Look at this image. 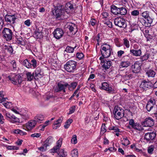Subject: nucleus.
I'll return each mask as SVG.
<instances>
[{
    "label": "nucleus",
    "instance_id": "obj_1",
    "mask_svg": "<svg viewBox=\"0 0 157 157\" xmlns=\"http://www.w3.org/2000/svg\"><path fill=\"white\" fill-rule=\"evenodd\" d=\"M52 9V12L56 19L60 20L63 17L64 10L63 6L60 4H57L56 6H53Z\"/></svg>",
    "mask_w": 157,
    "mask_h": 157
},
{
    "label": "nucleus",
    "instance_id": "obj_2",
    "mask_svg": "<svg viewBox=\"0 0 157 157\" xmlns=\"http://www.w3.org/2000/svg\"><path fill=\"white\" fill-rule=\"evenodd\" d=\"M141 16L146 20L143 18H140L139 22L145 27H150L151 26V24L153 20L149 16V12L147 11L143 12L141 13Z\"/></svg>",
    "mask_w": 157,
    "mask_h": 157
},
{
    "label": "nucleus",
    "instance_id": "obj_3",
    "mask_svg": "<svg viewBox=\"0 0 157 157\" xmlns=\"http://www.w3.org/2000/svg\"><path fill=\"white\" fill-rule=\"evenodd\" d=\"M100 51L103 58H107L110 56L112 50L110 46L107 44H103L101 46Z\"/></svg>",
    "mask_w": 157,
    "mask_h": 157
},
{
    "label": "nucleus",
    "instance_id": "obj_4",
    "mask_svg": "<svg viewBox=\"0 0 157 157\" xmlns=\"http://www.w3.org/2000/svg\"><path fill=\"white\" fill-rule=\"evenodd\" d=\"M76 62L73 60H70L67 62L64 65V68L67 72L73 73L76 70Z\"/></svg>",
    "mask_w": 157,
    "mask_h": 157
},
{
    "label": "nucleus",
    "instance_id": "obj_5",
    "mask_svg": "<svg viewBox=\"0 0 157 157\" xmlns=\"http://www.w3.org/2000/svg\"><path fill=\"white\" fill-rule=\"evenodd\" d=\"M8 78L13 84L15 85L20 84L22 82L21 77L19 75L13 74L9 76Z\"/></svg>",
    "mask_w": 157,
    "mask_h": 157
},
{
    "label": "nucleus",
    "instance_id": "obj_6",
    "mask_svg": "<svg viewBox=\"0 0 157 157\" xmlns=\"http://www.w3.org/2000/svg\"><path fill=\"white\" fill-rule=\"evenodd\" d=\"M68 85L69 84L66 82H60L58 83L56 86L54 88V91L56 92L63 91V93H65V89Z\"/></svg>",
    "mask_w": 157,
    "mask_h": 157
},
{
    "label": "nucleus",
    "instance_id": "obj_7",
    "mask_svg": "<svg viewBox=\"0 0 157 157\" xmlns=\"http://www.w3.org/2000/svg\"><path fill=\"white\" fill-rule=\"evenodd\" d=\"M113 114L115 118L117 120L121 119L124 115V110L118 106H115L113 110Z\"/></svg>",
    "mask_w": 157,
    "mask_h": 157
},
{
    "label": "nucleus",
    "instance_id": "obj_8",
    "mask_svg": "<svg viewBox=\"0 0 157 157\" xmlns=\"http://www.w3.org/2000/svg\"><path fill=\"white\" fill-rule=\"evenodd\" d=\"M17 19V15L16 14H7L5 17V19L6 21L9 24L13 25L16 23V21Z\"/></svg>",
    "mask_w": 157,
    "mask_h": 157
},
{
    "label": "nucleus",
    "instance_id": "obj_9",
    "mask_svg": "<svg viewBox=\"0 0 157 157\" xmlns=\"http://www.w3.org/2000/svg\"><path fill=\"white\" fill-rule=\"evenodd\" d=\"M130 52L134 56H140L142 53L141 48H139V46L137 44H134L133 46V48L131 49Z\"/></svg>",
    "mask_w": 157,
    "mask_h": 157
},
{
    "label": "nucleus",
    "instance_id": "obj_10",
    "mask_svg": "<svg viewBox=\"0 0 157 157\" xmlns=\"http://www.w3.org/2000/svg\"><path fill=\"white\" fill-rule=\"evenodd\" d=\"M12 30L9 28H4L2 31V34L4 38L7 41L11 40L12 37Z\"/></svg>",
    "mask_w": 157,
    "mask_h": 157
},
{
    "label": "nucleus",
    "instance_id": "obj_11",
    "mask_svg": "<svg viewBox=\"0 0 157 157\" xmlns=\"http://www.w3.org/2000/svg\"><path fill=\"white\" fill-rule=\"evenodd\" d=\"M101 89L107 91L109 93L112 94L115 92L114 86H110L107 82L102 83Z\"/></svg>",
    "mask_w": 157,
    "mask_h": 157
},
{
    "label": "nucleus",
    "instance_id": "obj_12",
    "mask_svg": "<svg viewBox=\"0 0 157 157\" xmlns=\"http://www.w3.org/2000/svg\"><path fill=\"white\" fill-rule=\"evenodd\" d=\"M100 60L101 61V65L103 69H108L112 65L111 61L105 59L102 56L100 57Z\"/></svg>",
    "mask_w": 157,
    "mask_h": 157
},
{
    "label": "nucleus",
    "instance_id": "obj_13",
    "mask_svg": "<svg viewBox=\"0 0 157 157\" xmlns=\"http://www.w3.org/2000/svg\"><path fill=\"white\" fill-rule=\"evenodd\" d=\"M152 85V83L148 80H144L142 81L140 87L143 90H147L151 88Z\"/></svg>",
    "mask_w": 157,
    "mask_h": 157
},
{
    "label": "nucleus",
    "instance_id": "obj_14",
    "mask_svg": "<svg viewBox=\"0 0 157 157\" xmlns=\"http://www.w3.org/2000/svg\"><path fill=\"white\" fill-rule=\"evenodd\" d=\"M115 25L120 28H125L126 27L125 21L123 18L117 17L114 20Z\"/></svg>",
    "mask_w": 157,
    "mask_h": 157
},
{
    "label": "nucleus",
    "instance_id": "obj_15",
    "mask_svg": "<svg viewBox=\"0 0 157 157\" xmlns=\"http://www.w3.org/2000/svg\"><path fill=\"white\" fill-rule=\"evenodd\" d=\"M129 124L136 130L140 131L143 130V128L141 125L139 123H135L133 119H131L129 120Z\"/></svg>",
    "mask_w": 157,
    "mask_h": 157
},
{
    "label": "nucleus",
    "instance_id": "obj_16",
    "mask_svg": "<svg viewBox=\"0 0 157 157\" xmlns=\"http://www.w3.org/2000/svg\"><path fill=\"white\" fill-rule=\"evenodd\" d=\"M53 34L54 37L57 39H59L63 35V32L61 29L57 28L53 32Z\"/></svg>",
    "mask_w": 157,
    "mask_h": 157
},
{
    "label": "nucleus",
    "instance_id": "obj_17",
    "mask_svg": "<svg viewBox=\"0 0 157 157\" xmlns=\"http://www.w3.org/2000/svg\"><path fill=\"white\" fill-rule=\"evenodd\" d=\"M142 124L145 127H151L154 124V120L150 117L146 118L144 121L143 122Z\"/></svg>",
    "mask_w": 157,
    "mask_h": 157
},
{
    "label": "nucleus",
    "instance_id": "obj_18",
    "mask_svg": "<svg viewBox=\"0 0 157 157\" xmlns=\"http://www.w3.org/2000/svg\"><path fill=\"white\" fill-rule=\"evenodd\" d=\"M155 101L154 99H150L147 103L146 108L148 112L151 111L155 104Z\"/></svg>",
    "mask_w": 157,
    "mask_h": 157
},
{
    "label": "nucleus",
    "instance_id": "obj_19",
    "mask_svg": "<svg viewBox=\"0 0 157 157\" xmlns=\"http://www.w3.org/2000/svg\"><path fill=\"white\" fill-rule=\"evenodd\" d=\"M155 133L154 132L145 133L144 135V139L147 141L153 140L155 137Z\"/></svg>",
    "mask_w": 157,
    "mask_h": 157
},
{
    "label": "nucleus",
    "instance_id": "obj_20",
    "mask_svg": "<svg viewBox=\"0 0 157 157\" xmlns=\"http://www.w3.org/2000/svg\"><path fill=\"white\" fill-rule=\"evenodd\" d=\"M6 116L9 119V121L13 123L19 122V120L13 114L9 112L6 113Z\"/></svg>",
    "mask_w": 157,
    "mask_h": 157
},
{
    "label": "nucleus",
    "instance_id": "obj_21",
    "mask_svg": "<svg viewBox=\"0 0 157 157\" xmlns=\"http://www.w3.org/2000/svg\"><path fill=\"white\" fill-rule=\"evenodd\" d=\"M132 68L133 72L134 73H137L140 71L141 67L140 64L138 62H136L132 66Z\"/></svg>",
    "mask_w": 157,
    "mask_h": 157
},
{
    "label": "nucleus",
    "instance_id": "obj_22",
    "mask_svg": "<svg viewBox=\"0 0 157 157\" xmlns=\"http://www.w3.org/2000/svg\"><path fill=\"white\" fill-rule=\"evenodd\" d=\"M35 120H33L29 121L26 124V128L28 130H32L36 124Z\"/></svg>",
    "mask_w": 157,
    "mask_h": 157
},
{
    "label": "nucleus",
    "instance_id": "obj_23",
    "mask_svg": "<svg viewBox=\"0 0 157 157\" xmlns=\"http://www.w3.org/2000/svg\"><path fill=\"white\" fill-rule=\"evenodd\" d=\"M34 78L35 79H38L39 78H41L43 74L40 68L38 67L36 68L35 71Z\"/></svg>",
    "mask_w": 157,
    "mask_h": 157
},
{
    "label": "nucleus",
    "instance_id": "obj_24",
    "mask_svg": "<svg viewBox=\"0 0 157 157\" xmlns=\"http://www.w3.org/2000/svg\"><path fill=\"white\" fill-rule=\"evenodd\" d=\"M110 10L111 12L114 15H119V7L118 8L114 5L111 6Z\"/></svg>",
    "mask_w": 157,
    "mask_h": 157
},
{
    "label": "nucleus",
    "instance_id": "obj_25",
    "mask_svg": "<svg viewBox=\"0 0 157 157\" xmlns=\"http://www.w3.org/2000/svg\"><path fill=\"white\" fill-rule=\"evenodd\" d=\"M146 74L148 78H152L155 77L156 73L153 70L149 69L146 71Z\"/></svg>",
    "mask_w": 157,
    "mask_h": 157
},
{
    "label": "nucleus",
    "instance_id": "obj_26",
    "mask_svg": "<svg viewBox=\"0 0 157 157\" xmlns=\"http://www.w3.org/2000/svg\"><path fill=\"white\" fill-rule=\"evenodd\" d=\"M63 118H60L55 121L53 126V128L56 129L61 125V123L62 121Z\"/></svg>",
    "mask_w": 157,
    "mask_h": 157
},
{
    "label": "nucleus",
    "instance_id": "obj_27",
    "mask_svg": "<svg viewBox=\"0 0 157 157\" xmlns=\"http://www.w3.org/2000/svg\"><path fill=\"white\" fill-rule=\"evenodd\" d=\"M53 138L51 136L48 137L44 142V146L47 147L50 146L53 142Z\"/></svg>",
    "mask_w": 157,
    "mask_h": 157
},
{
    "label": "nucleus",
    "instance_id": "obj_28",
    "mask_svg": "<svg viewBox=\"0 0 157 157\" xmlns=\"http://www.w3.org/2000/svg\"><path fill=\"white\" fill-rule=\"evenodd\" d=\"M109 130H113L115 133V135L117 136L119 135V132H120V130L117 126H113L109 128Z\"/></svg>",
    "mask_w": 157,
    "mask_h": 157
},
{
    "label": "nucleus",
    "instance_id": "obj_29",
    "mask_svg": "<svg viewBox=\"0 0 157 157\" xmlns=\"http://www.w3.org/2000/svg\"><path fill=\"white\" fill-rule=\"evenodd\" d=\"M17 65L15 61H12L10 63V70L12 71H17Z\"/></svg>",
    "mask_w": 157,
    "mask_h": 157
},
{
    "label": "nucleus",
    "instance_id": "obj_30",
    "mask_svg": "<svg viewBox=\"0 0 157 157\" xmlns=\"http://www.w3.org/2000/svg\"><path fill=\"white\" fill-rule=\"evenodd\" d=\"M26 77L28 81H31L34 78V73H32L31 72H28L26 73Z\"/></svg>",
    "mask_w": 157,
    "mask_h": 157
},
{
    "label": "nucleus",
    "instance_id": "obj_31",
    "mask_svg": "<svg viewBox=\"0 0 157 157\" xmlns=\"http://www.w3.org/2000/svg\"><path fill=\"white\" fill-rule=\"evenodd\" d=\"M149 58L152 59L153 57L150 55L148 53L146 52L144 56L140 57V59L142 61H143L147 60Z\"/></svg>",
    "mask_w": 157,
    "mask_h": 157
},
{
    "label": "nucleus",
    "instance_id": "obj_32",
    "mask_svg": "<svg viewBox=\"0 0 157 157\" xmlns=\"http://www.w3.org/2000/svg\"><path fill=\"white\" fill-rule=\"evenodd\" d=\"M127 13L126 9L124 6L119 7V15H125Z\"/></svg>",
    "mask_w": 157,
    "mask_h": 157
},
{
    "label": "nucleus",
    "instance_id": "obj_33",
    "mask_svg": "<svg viewBox=\"0 0 157 157\" xmlns=\"http://www.w3.org/2000/svg\"><path fill=\"white\" fill-rule=\"evenodd\" d=\"M130 65V62L128 61H124L121 62L120 65V68L121 67H127Z\"/></svg>",
    "mask_w": 157,
    "mask_h": 157
},
{
    "label": "nucleus",
    "instance_id": "obj_34",
    "mask_svg": "<svg viewBox=\"0 0 157 157\" xmlns=\"http://www.w3.org/2000/svg\"><path fill=\"white\" fill-rule=\"evenodd\" d=\"M34 37L37 39H40L42 38L43 36L41 32H39L38 30H36L33 34Z\"/></svg>",
    "mask_w": 157,
    "mask_h": 157
},
{
    "label": "nucleus",
    "instance_id": "obj_35",
    "mask_svg": "<svg viewBox=\"0 0 157 157\" xmlns=\"http://www.w3.org/2000/svg\"><path fill=\"white\" fill-rule=\"evenodd\" d=\"M23 65L28 68H32V65L29 61H28L27 59L24 60L23 63Z\"/></svg>",
    "mask_w": 157,
    "mask_h": 157
},
{
    "label": "nucleus",
    "instance_id": "obj_36",
    "mask_svg": "<svg viewBox=\"0 0 157 157\" xmlns=\"http://www.w3.org/2000/svg\"><path fill=\"white\" fill-rule=\"evenodd\" d=\"M75 48V47L74 48L71 46H67L66 47L65 51H64V55L66 54L65 53V52L70 53H73V52L74 49Z\"/></svg>",
    "mask_w": 157,
    "mask_h": 157
},
{
    "label": "nucleus",
    "instance_id": "obj_37",
    "mask_svg": "<svg viewBox=\"0 0 157 157\" xmlns=\"http://www.w3.org/2000/svg\"><path fill=\"white\" fill-rule=\"evenodd\" d=\"M122 144L125 146H127L130 144V141L127 137H124L121 139Z\"/></svg>",
    "mask_w": 157,
    "mask_h": 157
},
{
    "label": "nucleus",
    "instance_id": "obj_38",
    "mask_svg": "<svg viewBox=\"0 0 157 157\" xmlns=\"http://www.w3.org/2000/svg\"><path fill=\"white\" fill-rule=\"evenodd\" d=\"M44 119V116L42 115H38L35 117L34 120L36 123H41Z\"/></svg>",
    "mask_w": 157,
    "mask_h": 157
},
{
    "label": "nucleus",
    "instance_id": "obj_39",
    "mask_svg": "<svg viewBox=\"0 0 157 157\" xmlns=\"http://www.w3.org/2000/svg\"><path fill=\"white\" fill-rule=\"evenodd\" d=\"M21 114L22 117L24 119H27L29 117V113L28 111L25 110V112H22Z\"/></svg>",
    "mask_w": 157,
    "mask_h": 157
},
{
    "label": "nucleus",
    "instance_id": "obj_40",
    "mask_svg": "<svg viewBox=\"0 0 157 157\" xmlns=\"http://www.w3.org/2000/svg\"><path fill=\"white\" fill-rule=\"evenodd\" d=\"M4 93L3 91H0V103H2L7 99L6 97H4Z\"/></svg>",
    "mask_w": 157,
    "mask_h": 157
},
{
    "label": "nucleus",
    "instance_id": "obj_41",
    "mask_svg": "<svg viewBox=\"0 0 157 157\" xmlns=\"http://www.w3.org/2000/svg\"><path fill=\"white\" fill-rule=\"evenodd\" d=\"M133 73L134 72H133L132 71L129 70L126 72L125 76L128 79L132 78V77L133 74Z\"/></svg>",
    "mask_w": 157,
    "mask_h": 157
},
{
    "label": "nucleus",
    "instance_id": "obj_42",
    "mask_svg": "<svg viewBox=\"0 0 157 157\" xmlns=\"http://www.w3.org/2000/svg\"><path fill=\"white\" fill-rule=\"evenodd\" d=\"M101 16L104 20H107L108 17L109 16V14L106 11H103L101 14Z\"/></svg>",
    "mask_w": 157,
    "mask_h": 157
},
{
    "label": "nucleus",
    "instance_id": "obj_43",
    "mask_svg": "<svg viewBox=\"0 0 157 157\" xmlns=\"http://www.w3.org/2000/svg\"><path fill=\"white\" fill-rule=\"evenodd\" d=\"M58 157H65L67 155V154L63 149H60L58 153Z\"/></svg>",
    "mask_w": 157,
    "mask_h": 157
},
{
    "label": "nucleus",
    "instance_id": "obj_44",
    "mask_svg": "<svg viewBox=\"0 0 157 157\" xmlns=\"http://www.w3.org/2000/svg\"><path fill=\"white\" fill-rule=\"evenodd\" d=\"M71 155L72 157H78V150L75 149L72 150L71 152Z\"/></svg>",
    "mask_w": 157,
    "mask_h": 157
},
{
    "label": "nucleus",
    "instance_id": "obj_45",
    "mask_svg": "<svg viewBox=\"0 0 157 157\" xmlns=\"http://www.w3.org/2000/svg\"><path fill=\"white\" fill-rule=\"evenodd\" d=\"M72 121L73 120L72 119H68L65 123L64 126V128L66 129L68 128Z\"/></svg>",
    "mask_w": 157,
    "mask_h": 157
},
{
    "label": "nucleus",
    "instance_id": "obj_46",
    "mask_svg": "<svg viewBox=\"0 0 157 157\" xmlns=\"http://www.w3.org/2000/svg\"><path fill=\"white\" fill-rule=\"evenodd\" d=\"M13 132L15 133L21 135H23L26 134L25 132L19 129L14 130Z\"/></svg>",
    "mask_w": 157,
    "mask_h": 157
},
{
    "label": "nucleus",
    "instance_id": "obj_47",
    "mask_svg": "<svg viewBox=\"0 0 157 157\" xmlns=\"http://www.w3.org/2000/svg\"><path fill=\"white\" fill-rule=\"evenodd\" d=\"M77 85V83L76 82H74L71 83L68 86V88L69 90H70L71 88H72V89H74L76 86Z\"/></svg>",
    "mask_w": 157,
    "mask_h": 157
},
{
    "label": "nucleus",
    "instance_id": "obj_48",
    "mask_svg": "<svg viewBox=\"0 0 157 157\" xmlns=\"http://www.w3.org/2000/svg\"><path fill=\"white\" fill-rule=\"evenodd\" d=\"M3 105L6 108L9 109L10 107V106L12 105V104L11 102L6 101L2 103Z\"/></svg>",
    "mask_w": 157,
    "mask_h": 157
},
{
    "label": "nucleus",
    "instance_id": "obj_49",
    "mask_svg": "<svg viewBox=\"0 0 157 157\" xmlns=\"http://www.w3.org/2000/svg\"><path fill=\"white\" fill-rule=\"evenodd\" d=\"M123 44L126 47V48H128L130 47V44L129 41L126 38H124L123 40Z\"/></svg>",
    "mask_w": 157,
    "mask_h": 157
},
{
    "label": "nucleus",
    "instance_id": "obj_50",
    "mask_svg": "<svg viewBox=\"0 0 157 157\" xmlns=\"http://www.w3.org/2000/svg\"><path fill=\"white\" fill-rule=\"evenodd\" d=\"M4 146L8 150H17L18 149V147L16 146H13L10 145L8 146L7 145H5Z\"/></svg>",
    "mask_w": 157,
    "mask_h": 157
},
{
    "label": "nucleus",
    "instance_id": "obj_51",
    "mask_svg": "<svg viewBox=\"0 0 157 157\" xmlns=\"http://www.w3.org/2000/svg\"><path fill=\"white\" fill-rule=\"evenodd\" d=\"M139 13V11L138 10H134L131 12V15L133 16H137Z\"/></svg>",
    "mask_w": 157,
    "mask_h": 157
},
{
    "label": "nucleus",
    "instance_id": "obj_52",
    "mask_svg": "<svg viewBox=\"0 0 157 157\" xmlns=\"http://www.w3.org/2000/svg\"><path fill=\"white\" fill-rule=\"evenodd\" d=\"M62 139L60 138L57 142V145L55 146L57 148L59 149V148L61 147L62 144Z\"/></svg>",
    "mask_w": 157,
    "mask_h": 157
},
{
    "label": "nucleus",
    "instance_id": "obj_53",
    "mask_svg": "<svg viewBox=\"0 0 157 157\" xmlns=\"http://www.w3.org/2000/svg\"><path fill=\"white\" fill-rule=\"evenodd\" d=\"M76 56L79 59H81L84 57V56L82 53L78 52L77 53Z\"/></svg>",
    "mask_w": 157,
    "mask_h": 157
},
{
    "label": "nucleus",
    "instance_id": "obj_54",
    "mask_svg": "<svg viewBox=\"0 0 157 157\" xmlns=\"http://www.w3.org/2000/svg\"><path fill=\"white\" fill-rule=\"evenodd\" d=\"M71 143L73 144H75L77 143V136L76 135H74L71 139Z\"/></svg>",
    "mask_w": 157,
    "mask_h": 157
},
{
    "label": "nucleus",
    "instance_id": "obj_55",
    "mask_svg": "<svg viewBox=\"0 0 157 157\" xmlns=\"http://www.w3.org/2000/svg\"><path fill=\"white\" fill-rule=\"evenodd\" d=\"M31 62L32 63V67H33V68H36L37 65L36 60L34 59H33L31 60Z\"/></svg>",
    "mask_w": 157,
    "mask_h": 157
},
{
    "label": "nucleus",
    "instance_id": "obj_56",
    "mask_svg": "<svg viewBox=\"0 0 157 157\" xmlns=\"http://www.w3.org/2000/svg\"><path fill=\"white\" fill-rule=\"evenodd\" d=\"M154 150V147L153 145L150 146L148 148L147 152L150 154H152Z\"/></svg>",
    "mask_w": 157,
    "mask_h": 157
},
{
    "label": "nucleus",
    "instance_id": "obj_57",
    "mask_svg": "<svg viewBox=\"0 0 157 157\" xmlns=\"http://www.w3.org/2000/svg\"><path fill=\"white\" fill-rule=\"evenodd\" d=\"M106 131V127L105 126V124H102L101 129V133H102L103 134H104Z\"/></svg>",
    "mask_w": 157,
    "mask_h": 157
},
{
    "label": "nucleus",
    "instance_id": "obj_58",
    "mask_svg": "<svg viewBox=\"0 0 157 157\" xmlns=\"http://www.w3.org/2000/svg\"><path fill=\"white\" fill-rule=\"evenodd\" d=\"M17 43L21 45H24L25 43V41L21 39L19 40H17Z\"/></svg>",
    "mask_w": 157,
    "mask_h": 157
},
{
    "label": "nucleus",
    "instance_id": "obj_59",
    "mask_svg": "<svg viewBox=\"0 0 157 157\" xmlns=\"http://www.w3.org/2000/svg\"><path fill=\"white\" fill-rule=\"evenodd\" d=\"M75 105L72 106L69 109V111L68 114H71L73 113L75 110Z\"/></svg>",
    "mask_w": 157,
    "mask_h": 157
},
{
    "label": "nucleus",
    "instance_id": "obj_60",
    "mask_svg": "<svg viewBox=\"0 0 157 157\" xmlns=\"http://www.w3.org/2000/svg\"><path fill=\"white\" fill-rule=\"evenodd\" d=\"M6 48L10 53H13V49L12 46H7Z\"/></svg>",
    "mask_w": 157,
    "mask_h": 157
},
{
    "label": "nucleus",
    "instance_id": "obj_61",
    "mask_svg": "<svg viewBox=\"0 0 157 157\" xmlns=\"http://www.w3.org/2000/svg\"><path fill=\"white\" fill-rule=\"evenodd\" d=\"M47 147H45L44 146V144L42 146L38 148V149L39 151H46Z\"/></svg>",
    "mask_w": 157,
    "mask_h": 157
},
{
    "label": "nucleus",
    "instance_id": "obj_62",
    "mask_svg": "<svg viewBox=\"0 0 157 157\" xmlns=\"http://www.w3.org/2000/svg\"><path fill=\"white\" fill-rule=\"evenodd\" d=\"M124 52L122 50H120L117 52V56L118 57H121L122 55L124 54Z\"/></svg>",
    "mask_w": 157,
    "mask_h": 157
},
{
    "label": "nucleus",
    "instance_id": "obj_63",
    "mask_svg": "<svg viewBox=\"0 0 157 157\" xmlns=\"http://www.w3.org/2000/svg\"><path fill=\"white\" fill-rule=\"evenodd\" d=\"M97 23V21L95 19H91L90 21V23L92 26L95 25Z\"/></svg>",
    "mask_w": 157,
    "mask_h": 157
},
{
    "label": "nucleus",
    "instance_id": "obj_64",
    "mask_svg": "<svg viewBox=\"0 0 157 157\" xmlns=\"http://www.w3.org/2000/svg\"><path fill=\"white\" fill-rule=\"evenodd\" d=\"M106 25H107L110 28H111L112 27V22L109 21H108L106 22H105L104 23Z\"/></svg>",
    "mask_w": 157,
    "mask_h": 157
}]
</instances>
